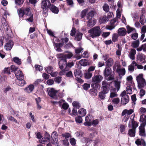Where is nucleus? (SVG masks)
I'll return each mask as SVG.
<instances>
[{
	"instance_id": "obj_1",
	"label": "nucleus",
	"mask_w": 146,
	"mask_h": 146,
	"mask_svg": "<svg viewBox=\"0 0 146 146\" xmlns=\"http://www.w3.org/2000/svg\"><path fill=\"white\" fill-rule=\"evenodd\" d=\"M103 78V77L100 74L94 75L92 78L91 87L93 88L99 89L100 87V83Z\"/></svg>"
},
{
	"instance_id": "obj_2",
	"label": "nucleus",
	"mask_w": 146,
	"mask_h": 146,
	"mask_svg": "<svg viewBox=\"0 0 146 146\" xmlns=\"http://www.w3.org/2000/svg\"><path fill=\"white\" fill-rule=\"evenodd\" d=\"M140 121L142 122L141 126L139 127V135L141 136H145V127L146 125V116L142 114L140 116Z\"/></svg>"
},
{
	"instance_id": "obj_3",
	"label": "nucleus",
	"mask_w": 146,
	"mask_h": 146,
	"mask_svg": "<svg viewBox=\"0 0 146 146\" xmlns=\"http://www.w3.org/2000/svg\"><path fill=\"white\" fill-rule=\"evenodd\" d=\"M136 80L137 82L138 86L140 89L144 87L146 85V82L143 78V74H140L136 77Z\"/></svg>"
},
{
	"instance_id": "obj_4",
	"label": "nucleus",
	"mask_w": 146,
	"mask_h": 146,
	"mask_svg": "<svg viewBox=\"0 0 146 146\" xmlns=\"http://www.w3.org/2000/svg\"><path fill=\"white\" fill-rule=\"evenodd\" d=\"M99 26L95 27L88 31V33H90L91 36L92 38L99 36L101 34V31Z\"/></svg>"
},
{
	"instance_id": "obj_5",
	"label": "nucleus",
	"mask_w": 146,
	"mask_h": 146,
	"mask_svg": "<svg viewBox=\"0 0 146 146\" xmlns=\"http://www.w3.org/2000/svg\"><path fill=\"white\" fill-rule=\"evenodd\" d=\"M16 77L18 81L17 82V84L20 86H23L25 84V81L23 80L24 77L22 71H19L16 73Z\"/></svg>"
},
{
	"instance_id": "obj_6",
	"label": "nucleus",
	"mask_w": 146,
	"mask_h": 146,
	"mask_svg": "<svg viewBox=\"0 0 146 146\" xmlns=\"http://www.w3.org/2000/svg\"><path fill=\"white\" fill-rule=\"evenodd\" d=\"M51 3L49 0H43L41 3V7L43 9V14L44 16L47 15L46 12L48 11V8H49Z\"/></svg>"
},
{
	"instance_id": "obj_7",
	"label": "nucleus",
	"mask_w": 146,
	"mask_h": 146,
	"mask_svg": "<svg viewBox=\"0 0 146 146\" xmlns=\"http://www.w3.org/2000/svg\"><path fill=\"white\" fill-rule=\"evenodd\" d=\"M6 20L5 19L3 18L2 20V22L3 24V27L8 36L10 38H13V33L11 29L7 23H5Z\"/></svg>"
},
{
	"instance_id": "obj_8",
	"label": "nucleus",
	"mask_w": 146,
	"mask_h": 146,
	"mask_svg": "<svg viewBox=\"0 0 146 146\" xmlns=\"http://www.w3.org/2000/svg\"><path fill=\"white\" fill-rule=\"evenodd\" d=\"M102 84L101 91L106 94H107L110 90V84L104 80L102 82Z\"/></svg>"
},
{
	"instance_id": "obj_9",
	"label": "nucleus",
	"mask_w": 146,
	"mask_h": 146,
	"mask_svg": "<svg viewBox=\"0 0 146 146\" xmlns=\"http://www.w3.org/2000/svg\"><path fill=\"white\" fill-rule=\"evenodd\" d=\"M58 65L59 68L61 70H63L65 72L66 66L67 65V61L66 59L62 57L60 60L58 62Z\"/></svg>"
},
{
	"instance_id": "obj_10",
	"label": "nucleus",
	"mask_w": 146,
	"mask_h": 146,
	"mask_svg": "<svg viewBox=\"0 0 146 146\" xmlns=\"http://www.w3.org/2000/svg\"><path fill=\"white\" fill-rule=\"evenodd\" d=\"M48 95L50 97L54 99L56 98V94L57 91L53 88H49L47 89Z\"/></svg>"
},
{
	"instance_id": "obj_11",
	"label": "nucleus",
	"mask_w": 146,
	"mask_h": 146,
	"mask_svg": "<svg viewBox=\"0 0 146 146\" xmlns=\"http://www.w3.org/2000/svg\"><path fill=\"white\" fill-rule=\"evenodd\" d=\"M146 57L145 55L141 53H139L137 56V60L142 63H145L146 62L145 60Z\"/></svg>"
},
{
	"instance_id": "obj_12",
	"label": "nucleus",
	"mask_w": 146,
	"mask_h": 146,
	"mask_svg": "<svg viewBox=\"0 0 146 146\" xmlns=\"http://www.w3.org/2000/svg\"><path fill=\"white\" fill-rule=\"evenodd\" d=\"M74 74L75 77H76V80H82L80 78L82 75V74L81 71L79 70H75L74 71Z\"/></svg>"
},
{
	"instance_id": "obj_13",
	"label": "nucleus",
	"mask_w": 146,
	"mask_h": 146,
	"mask_svg": "<svg viewBox=\"0 0 146 146\" xmlns=\"http://www.w3.org/2000/svg\"><path fill=\"white\" fill-rule=\"evenodd\" d=\"M14 45V42L12 40H9L5 45V49L7 50H11Z\"/></svg>"
},
{
	"instance_id": "obj_14",
	"label": "nucleus",
	"mask_w": 146,
	"mask_h": 146,
	"mask_svg": "<svg viewBox=\"0 0 146 146\" xmlns=\"http://www.w3.org/2000/svg\"><path fill=\"white\" fill-rule=\"evenodd\" d=\"M117 32L118 35L121 36H124L127 34V31L125 28L121 27L118 29Z\"/></svg>"
},
{
	"instance_id": "obj_15",
	"label": "nucleus",
	"mask_w": 146,
	"mask_h": 146,
	"mask_svg": "<svg viewBox=\"0 0 146 146\" xmlns=\"http://www.w3.org/2000/svg\"><path fill=\"white\" fill-rule=\"evenodd\" d=\"M125 70L124 68H119L116 73L118 74V76L121 79L122 78V76H123L125 74Z\"/></svg>"
},
{
	"instance_id": "obj_16",
	"label": "nucleus",
	"mask_w": 146,
	"mask_h": 146,
	"mask_svg": "<svg viewBox=\"0 0 146 146\" xmlns=\"http://www.w3.org/2000/svg\"><path fill=\"white\" fill-rule=\"evenodd\" d=\"M135 117V115H132L131 116V121L132 124V128L133 129H135L136 127L138 126V124H137L136 121H134V117Z\"/></svg>"
},
{
	"instance_id": "obj_17",
	"label": "nucleus",
	"mask_w": 146,
	"mask_h": 146,
	"mask_svg": "<svg viewBox=\"0 0 146 146\" xmlns=\"http://www.w3.org/2000/svg\"><path fill=\"white\" fill-rule=\"evenodd\" d=\"M111 73V70L110 67L106 66L104 71V74L105 77L109 76Z\"/></svg>"
},
{
	"instance_id": "obj_18",
	"label": "nucleus",
	"mask_w": 146,
	"mask_h": 146,
	"mask_svg": "<svg viewBox=\"0 0 146 146\" xmlns=\"http://www.w3.org/2000/svg\"><path fill=\"white\" fill-rule=\"evenodd\" d=\"M91 117L90 115L88 116L85 117V122L84 123V125L86 126H91V120L90 119Z\"/></svg>"
},
{
	"instance_id": "obj_19",
	"label": "nucleus",
	"mask_w": 146,
	"mask_h": 146,
	"mask_svg": "<svg viewBox=\"0 0 146 146\" xmlns=\"http://www.w3.org/2000/svg\"><path fill=\"white\" fill-rule=\"evenodd\" d=\"M49 8L50 10L54 14H58L59 12L58 8L53 5H51Z\"/></svg>"
},
{
	"instance_id": "obj_20",
	"label": "nucleus",
	"mask_w": 146,
	"mask_h": 146,
	"mask_svg": "<svg viewBox=\"0 0 146 146\" xmlns=\"http://www.w3.org/2000/svg\"><path fill=\"white\" fill-rule=\"evenodd\" d=\"M135 143L138 145H142L143 146H146V144L145 141L143 139H137L135 142Z\"/></svg>"
},
{
	"instance_id": "obj_21",
	"label": "nucleus",
	"mask_w": 146,
	"mask_h": 146,
	"mask_svg": "<svg viewBox=\"0 0 146 146\" xmlns=\"http://www.w3.org/2000/svg\"><path fill=\"white\" fill-rule=\"evenodd\" d=\"M129 100V96H124V97H122L121 98V104L123 105H125L127 104Z\"/></svg>"
},
{
	"instance_id": "obj_22",
	"label": "nucleus",
	"mask_w": 146,
	"mask_h": 146,
	"mask_svg": "<svg viewBox=\"0 0 146 146\" xmlns=\"http://www.w3.org/2000/svg\"><path fill=\"white\" fill-rule=\"evenodd\" d=\"M86 110L83 108L80 109L78 111V113L80 116H84L86 114Z\"/></svg>"
},
{
	"instance_id": "obj_23",
	"label": "nucleus",
	"mask_w": 146,
	"mask_h": 146,
	"mask_svg": "<svg viewBox=\"0 0 146 146\" xmlns=\"http://www.w3.org/2000/svg\"><path fill=\"white\" fill-rule=\"evenodd\" d=\"M95 11L93 10L90 11L87 15V19H93L92 18L93 17L95 14Z\"/></svg>"
},
{
	"instance_id": "obj_24",
	"label": "nucleus",
	"mask_w": 146,
	"mask_h": 146,
	"mask_svg": "<svg viewBox=\"0 0 146 146\" xmlns=\"http://www.w3.org/2000/svg\"><path fill=\"white\" fill-rule=\"evenodd\" d=\"M96 21L94 19H93L88 20L87 23V26L90 27H92L96 24Z\"/></svg>"
},
{
	"instance_id": "obj_25",
	"label": "nucleus",
	"mask_w": 146,
	"mask_h": 146,
	"mask_svg": "<svg viewBox=\"0 0 146 146\" xmlns=\"http://www.w3.org/2000/svg\"><path fill=\"white\" fill-rule=\"evenodd\" d=\"M79 63L81 66H86L89 64L88 61L85 59L80 60L79 61Z\"/></svg>"
},
{
	"instance_id": "obj_26",
	"label": "nucleus",
	"mask_w": 146,
	"mask_h": 146,
	"mask_svg": "<svg viewBox=\"0 0 146 146\" xmlns=\"http://www.w3.org/2000/svg\"><path fill=\"white\" fill-rule=\"evenodd\" d=\"M105 63L106 66H111L113 64V61L112 58H109Z\"/></svg>"
},
{
	"instance_id": "obj_27",
	"label": "nucleus",
	"mask_w": 146,
	"mask_h": 146,
	"mask_svg": "<svg viewBox=\"0 0 146 146\" xmlns=\"http://www.w3.org/2000/svg\"><path fill=\"white\" fill-rule=\"evenodd\" d=\"M82 34L81 33L79 32L77 33L75 36V40L77 41H80L82 39Z\"/></svg>"
},
{
	"instance_id": "obj_28",
	"label": "nucleus",
	"mask_w": 146,
	"mask_h": 146,
	"mask_svg": "<svg viewBox=\"0 0 146 146\" xmlns=\"http://www.w3.org/2000/svg\"><path fill=\"white\" fill-rule=\"evenodd\" d=\"M109 19H108L106 17L102 16L100 17L99 19V22L101 24H104L107 21H108Z\"/></svg>"
},
{
	"instance_id": "obj_29",
	"label": "nucleus",
	"mask_w": 146,
	"mask_h": 146,
	"mask_svg": "<svg viewBox=\"0 0 146 146\" xmlns=\"http://www.w3.org/2000/svg\"><path fill=\"white\" fill-rule=\"evenodd\" d=\"M74 65L73 61H71L68 62H67V65L66 66L65 71H68L69 69Z\"/></svg>"
},
{
	"instance_id": "obj_30",
	"label": "nucleus",
	"mask_w": 146,
	"mask_h": 146,
	"mask_svg": "<svg viewBox=\"0 0 146 146\" xmlns=\"http://www.w3.org/2000/svg\"><path fill=\"white\" fill-rule=\"evenodd\" d=\"M34 89V86L33 85H30L27 87L25 89V90L28 93L31 92Z\"/></svg>"
},
{
	"instance_id": "obj_31",
	"label": "nucleus",
	"mask_w": 146,
	"mask_h": 146,
	"mask_svg": "<svg viewBox=\"0 0 146 146\" xmlns=\"http://www.w3.org/2000/svg\"><path fill=\"white\" fill-rule=\"evenodd\" d=\"M126 28L127 33L128 34H129L133 31L134 32H136V30L135 28L132 27L128 25L126 26Z\"/></svg>"
},
{
	"instance_id": "obj_32",
	"label": "nucleus",
	"mask_w": 146,
	"mask_h": 146,
	"mask_svg": "<svg viewBox=\"0 0 146 146\" xmlns=\"http://www.w3.org/2000/svg\"><path fill=\"white\" fill-rule=\"evenodd\" d=\"M135 129L133 128L129 130L128 134L131 137H134L135 135Z\"/></svg>"
},
{
	"instance_id": "obj_33",
	"label": "nucleus",
	"mask_w": 146,
	"mask_h": 146,
	"mask_svg": "<svg viewBox=\"0 0 146 146\" xmlns=\"http://www.w3.org/2000/svg\"><path fill=\"white\" fill-rule=\"evenodd\" d=\"M72 106L74 108L76 109H79L80 106V104L78 101H75L72 103Z\"/></svg>"
},
{
	"instance_id": "obj_34",
	"label": "nucleus",
	"mask_w": 146,
	"mask_h": 146,
	"mask_svg": "<svg viewBox=\"0 0 146 146\" xmlns=\"http://www.w3.org/2000/svg\"><path fill=\"white\" fill-rule=\"evenodd\" d=\"M18 67L14 65H11V72H15V75L16 76V73H18L19 71H21L20 70H17Z\"/></svg>"
},
{
	"instance_id": "obj_35",
	"label": "nucleus",
	"mask_w": 146,
	"mask_h": 146,
	"mask_svg": "<svg viewBox=\"0 0 146 146\" xmlns=\"http://www.w3.org/2000/svg\"><path fill=\"white\" fill-rule=\"evenodd\" d=\"M139 40L133 41L132 43V46L134 48L138 47L139 45Z\"/></svg>"
},
{
	"instance_id": "obj_36",
	"label": "nucleus",
	"mask_w": 146,
	"mask_h": 146,
	"mask_svg": "<svg viewBox=\"0 0 146 146\" xmlns=\"http://www.w3.org/2000/svg\"><path fill=\"white\" fill-rule=\"evenodd\" d=\"M50 138L44 137L40 141V143L42 144L46 142H49L50 141Z\"/></svg>"
},
{
	"instance_id": "obj_37",
	"label": "nucleus",
	"mask_w": 146,
	"mask_h": 146,
	"mask_svg": "<svg viewBox=\"0 0 146 146\" xmlns=\"http://www.w3.org/2000/svg\"><path fill=\"white\" fill-rule=\"evenodd\" d=\"M13 61L19 65L21 64V59L18 57H14L13 58Z\"/></svg>"
},
{
	"instance_id": "obj_38",
	"label": "nucleus",
	"mask_w": 146,
	"mask_h": 146,
	"mask_svg": "<svg viewBox=\"0 0 146 146\" xmlns=\"http://www.w3.org/2000/svg\"><path fill=\"white\" fill-rule=\"evenodd\" d=\"M45 70L49 74H50L53 71V68L52 66H49L48 67L45 68Z\"/></svg>"
},
{
	"instance_id": "obj_39",
	"label": "nucleus",
	"mask_w": 146,
	"mask_h": 146,
	"mask_svg": "<svg viewBox=\"0 0 146 146\" xmlns=\"http://www.w3.org/2000/svg\"><path fill=\"white\" fill-rule=\"evenodd\" d=\"M85 78L86 79H89L91 78L92 76V72H90L87 71L84 74Z\"/></svg>"
},
{
	"instance_id": "obj_40",
	"label": "nucleus",
	"mask_w": 146,
	"mask_h": 146,
	"mask_svg": "<svg viewBox=\"0 0 146 146\" xmlns=\"http://www.w3.org/2000/svg\"><path fill=\"white\" fill-rule=\"evenodd\" d=\"M24 15H26L27 16H29L32 14L30 11V9L29 8H27L25 9H23Z\"/></svg>"
},
{
	"instance_id": "obj_41",
	"label": "nucleus",
	"mask_w": 146,
	"mask_h": 146,
	"mask_svg": "<svg viewBox=\"0 0 146 146\" xmlns=\"http://www.w3.org/2000/svg\"><path fill=\"white\" fill-rule=\"evenodd\" d=\"M88 11V9H86L81 11L80 14V17L82 18H84L86 16Z\"/></svg>"
},
{
	"instance_id": "obj_42",
	"label": "nucleus",
	"mask_w": 146,
	"mask_h": 146,
	"mask_svg": "<svg viewBox=\"0 0 146 146\" xmlns=\"http://www.w3.org/2000/svg\"><path fill=\"white\" fill-rule=\"evenodd\" d=\"M106 94L104 93L102 91L100 92L99 93V97L102 100H104V99Z\"/></svg>"
},
{
	"instance_id": "obj_43",
	"label": "nucleus",
	"mask_w": 146,
	"mask_h": 146,
	"mask_svg": "<svg viewBox=\"0 0 146 146\" xmlns=\"http://www.w3.org/2000/svg\"><path fill=\"white\" fill-rule=\"evenodd\" d=\"M119 36L117 34L114 33L113 34L112 37V41L113 42H115L118 40Z\"/></svg>"
},
{
	"instance_id": "obj_44",
	"label": "nucleus",
	"mask_w": 146,
	"mask_h": 146,
	"mask_svg": "<svg viewBox=\"0 0 146 146\" xmlns=\"http://www.w3.org/2000/svg\"><path fill=\"white\" fill-rule=\"evenodd\" d=\"M96 89L93 88V89H90L89 91V93L90 94L93 96H95L97 95V91L96 90Z\"/></svg>"
},
{
	"instance_id": "obj_45",
	"label": "nucleus",
	"mask_w": 146,
	"mask_h": 146,
	"mask_svg": "<svg viewBox=\"0 0 146 146\" xmlns=\"http://www.w3.org/2000/svg\"><path fill=\"white\" fill-rule=\"evenodd\" d=\"M73 56L72 53L71 52H69L67 54H64L63 55L62 57L63 58L66 59V58H71Z\"/></svg>"
},
{
	"instance_id": "obj_46",
	"label": "nucleus",
	"mask_w": 146,
	"mask_h": 146,
	"mask_svg": "<svg viewBox=\"0 0 146 146\" xmlns=\"http://www.w3.org/2000/svg\"><path fill=\"white\" fill-rule=\"evenodd\" d=\"M64 102V101L62 99L58 101L52 102L54 104L59 105L60 107H61L62 104Z\"/></svg>"
},
{
	"instance_id": "obj_47",
	"label": "nucleus",
	"mask_w": 146,
	"mask_h": 146,
	"mask_svg": "<svg viewBox=\"0 0 146 146\" xmlns=\"http://www.w3.org/2000/svg\"><path fill=\"white\" fill-rule=\"evenodd\" d=\"M18 13L20 17H23L24 15L23 9L21 8L18 9Z\"/></svg>"
},
{
	"instance_id": "obj_48",
	"label": "nucleus",
	"mask_w": 146,
	"mask_h": 146,
	"mask_svg": "<svg viewBox=\"0 0 146 146\" xmlns=\"http://www.w3.org/2000/svg\"><path fill=\"white\" fill-rule=\"evenodd\" d=\"M116 22V20L114 19L113 20L111 21L110 22V23L111 25L108 28V29H109L110 30H111L114 28L115 26L113 25V24Z\"/></svg>"
},
{
	"instance_id": "obj_49",
	"label": "nucleus",
	"mask_w": 146,
	"mask_h": 146,
	"mask_svg": "<svg viewBox=\"0 0 146 146\" xmlns=\"http://www.w3.org/2000/svg\"><path fill=\"white\" fill-rule=\"evenodd\" d=\"M114 86L117 89V92L119 89L120 86V82L119 81H115V82Z\"/></svg>"
},
{
	"instance_id": "obj_50",
	"label": "nucleus",
	"mask_w": 146,
	"mask_h": 146,
	"mask_svg": "<svg viewBox=\"0 0 146 146\" xmlns=\"http://www.w3.org/2000/svg\"><path fill=\"white\" fill-rule=\"evenodd\" d=\"M120 102V100L118 98H114L112 101V104L114 105L118 104Z\"/></svg>"
},
{
	"instance_id": "obj_51",
	"label": "nucleus",
	"mask_w": 146,
	"mask_h": 146,
	"mask_svg": "<svg viewBox=\"0 0 146 146\" xmlns=\"http://www.w3.org/2000/svg\"><path fill=\"white\" fill-rule=\"evenodd\" d=\"M62 80V77L59 76L56 77L54 79L55 82L57 84L60 83Z\"/></svg>"
},
{
	"instance_id": "obj_52",
	"label": "nucleus",
	"mask_w": 146,
	"mask_h": 146,
	"mask_svg": "<svg viewBox=\"0 0 146 146\" xmlns=\"http://www.w3.org/2000/svg\"><path fill=\"white\" fill-rule=\"evenodd\" d=\"M61 135L62 137L64 138L65 139H68L71 136V135L68 133H63Z\"/></svg>"
},
{
	"instance_id": "obj_53",
	"label": "nucleus",
	"mask_w": 146,
	"mask_h": 146,
	"mask_svg": "<svg viewBox=\"0 0 146 146\" xmlns=\"http://www.w3.org/2000/svg\"><path fill=\"white\" fill-rule=\"evenodd\" d=\"M75 120L76 123H82V117L80 116L77 117L75 118Z\"/></svg>"
},
{
	"instance_id": "obj_54",
	"label": "nucleus",
	"mask_w": 146,
	"mask_h": 146,
	"mask_svg": "<svg viewBox=\"0 0 146 146\" xmlns=\"http://www.w3.org/2000/svg\"><path fill=\"white\" fill-rule=\"evenodd\" d=\"M119 68H121V65L119 64H117L114 65L113 67V70L117 72V70Z\"/></svg>"
},
{
	"instance_id": "obj_55",
	"label": "nucleus",
	"mask_w": 146,
	"mask_h": 146,
	"mask_svg": "<svg viewBox=\"0 0 146 146\" xmlns=\"http://www.w3.org/2000/svg\"><path fill=\"white\" fill-rule=\"evenodd\" d=\"M99 122V120L98 119L93 120L91 122V126L92 125L94 127H95L98 124Z\"/></svg>"
},
{
	"instance_id": "obj_56",
	"label": "nucleus",
	"mask_w": 146,
	"mask_h": 146,
	"mask_svg": "<svg viewBox=\"0 0 146 146\" xmlns=\"http://www.w3.org/2000/svg\"><path fill=\"white\" fill-rule=\"evenodd\" d=\"M61 107L65 110H67L69 107L68 104L66 103L63 102L62 104Z\"/></svg>"
},
{
	"instance_id": "obj_57",
	"label": "nucleus",
	"mask_w": 146,
	"mask_h": 146,
	"mask_svg": "<svg viewBox=\"0 0 146 146\" xmlns=\"http://www.w3.org/2000/svg\"><path fill=\"white\" fill-rule=\"evenodd\" d=\"M103 10L105 11L106 12H108L109 9V6L108 5L105 4L103 6Z\"/></svg>"
},
{
	"instance_id": "obj_58",
	"label": "nucleus",
	"mask_w": 146,
	"mask_h": 146,
	"mask_svg": "<svg viewBox=\"0 0 146 146\" xmlns=\"http://www.w3.org/2000/svg\"><path fill=\"white\" fill-rule=\"evenodd\" d=\"M10 69L9 68H5L3 72L9 75L10 74Z\"/></svg>"
},
{
	"instance_id": "obj_59",
	"label": "nucleus",
	"mask_w": 146,
	"mask_h": 146,
	"mask_svg": "<svg viewBox=\"0 0 146 146\" xmlns=\"http://www.w3.org/2000/svg\"><path fill=\"white\" fill-rule=\"evenodd\" d=\"M73 47L72 44L70 42L64 46V48L66 49L70 48Z\"/></svg>"
},
{
	"instance_id": "obj_60",
	"label": "nucleus",
	"mask_w": 146,
	"mask_h": 146,
	"mask_svg": "<svg viewBox=\"0 0 146 146\" xmlns=\"http://www.w3.org/2000/svg\"><path fill=\"white\" fill-rule=\"evenodd\" d=\"M70 143L72 146H75L76 144V140L74 138H71L70 140Z\"/></svg>"
},
{
	"instance_id": "obj_61",
	"label": "nucleus",
	"mask_w": 146,
	"mask_h": 146,
	"mask_svg": "<svg viewBox=\"0 0 146 146\" xmlns=\"http://www.w3.org/2000/svg\"><path fill=\"white\" fill-rule=\"evenodd\" d=\"M35 67L36 70L38 71H41L43 69V67L38 65H35Z\"/></svg>"
},
{
	"instance_id": "obj_62",
	"label": "nucleus",
	"mask_w": 146,
	"mask_h": 146,
	"mask_svg": "<svg viewBox=\"0 0 146 146\" xmlns=\"http://www.w3.org/2000/svg\"><path fill=\"white\" fill-rule=\"evenodd\" d=\"M58 136V134L56 132L54 131L53 132L51 135V137L52 139H55V141L56 140L57 137Z\"/></svg>"
},
{
	"instance_id": "obj_63",
	"label": "nucleus",
	"mask_w": 146,
	"mask_h": 146,
	"mask_svg": "<svg viewBox=\"0 0 146 146\" xmlns=\"http://www.w3.org/2000/svg\"><path fill=\"white\" fill-rule=\"evenodd\" d=\"M128 69L130 72H132L134 70V66L132 64H130L128 66Z\"/></svg>"
},
{
	"instance_id": "obj_64",
	"label": "nucleus",
	"mask_w": 146,
	"mask_h": 146,
	"mask_svg": "<svg viewBox=\"0 0 146 146\" xmlns=\"http://www.w3.org/2000/svg\"><path fill=\"white\" fill-rule=\"evenodd\" d=\"M68 41V39L67 37L65 38H62L61 39L60 42L64 44L65 43H67Z\"/></svg>"
}]
</instances>
